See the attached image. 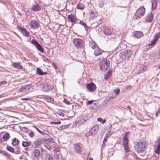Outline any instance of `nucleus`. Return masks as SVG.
I'll list each match as a JSON object with an SVG mask.
<instances>
[{"label": "nucleus", "mask_w": 160, "mask_h": 160, "mask_svg": "<svg viewBox=\"0 0 160 160\" xmlns=\"http://www.w3.org/2000/svg\"><path fill=\"white\" fill-rule=\"evenodd\" d=\"M79 23L84 27L85 30L87 31H88V27L87 25L85 23L83 22L82 21H80Z\"/></svg>", "instance_id": "nucleus-30"}, {"label": "nucleus", "mask_w": 160, "mask_h": 160, "mask_svg": "<svg viewBox=\"0 0 160 160\" xmlns=\"http://www.w3.org/2000/svg\"><path fill=\"white\" fill-rule=\"evenodd\" d=\"M113 91L116 94H119L120 92V90L119 88L118 89H115Z\"/></svg>", "instance_id": "nucleus-49"}, {"label": "nucleus", "mask_w": 160, "mask_h": 160, "mask_svg": "<svg viewBox=\"0 0 160 160\" xmlns=\"http://www.w3.org/2000/svg\"><path fill=\"white\" fill-rule=\"evenodd\" d=\"M12 66L18 69L22 68V66L20 65L19 62H14L13 63Z\"/></svg>", "instance_id": "nucleus-25"}, {"label": "nucleus", "mask_w": 160, "mask_h": 160, "mask_svg": "<svg viewBox=\"0 0 160 160\" xmlns=\"http://www.w3.org/2000/svg\"><path fill=\"white\" fill-rule=\"evenodd\" d=\"M145 12V8L142 6L139 8L136 11L134 15V18L139 19L144 15Z\"/></svg>", "instance_id": "nucleus-2"}, {"label": "nucleus", "mask_w": 160, "mask_h": 160, "mask_svg": "<svg viewBox=\"0 0 160 160\" xmlns=\"http://www.w3.org/2000/svg\"><path fill=\"white\" fill-rule=\"evenodd\" d=\"M89 45L90 47L93 49L98 47L96 46L95 42L93 41L90 42Z\"/></svg>", "instance_id": "nucleus-29"}, {"label": "nucleus", "mask_w": 160, "mask_h": 160, "mask_svg": "<svg viewBox=\"0 0 160 160\" xmlns=\"http://www.w3.org/2000/svg\"><path fill=\"white\" fill-rule=\"evenodd\" d=\"M112 31L110 28H108L104 30V33L107 35H110L112 33Z\"/></svg>", "instance_id": "nucleus-22"}, {"label": "nucleus", "mask_w": 160, "mask_h": 160, "mask_svg": "<svg viewBox=\"0 0 160 160\" xmlns=\"http://www.w3.org/2000/svg\"><path fill=\"white\" fill-rule=\"evenodd\" d=\"M135 158L136 160H141L140 158H139L137 157V156H135Z\"/></svg>", "instance_id": "nucleus-60"}, {"label": "nucleus", "mask_w": 160, "mask_h": 160, "mask_svg": "<svg viewBox=\"0 0 160 160\" xmlns=\"http://www.w3.org/2000/svg\"><path fill=\"white\" fill-rule=\"evenodd\" d=\"M31 88V85L28 84L21 88L19 89L18 91L19 92L22 93L23 94H25L29 92V91Z\"/></svg>", "instance_id": "nucleus-7"}, {"label": "nucleus", "mask_w": 160, "mask_h": 160, "mask_svg": "<svg viewBox=\"0 0 160 160\" xmlns=\"http://www.w3.org/2000/svg\"><path fill=\"white\" fill-rule=\"evenodd\" d=\"M94 102V100H90L88 101L87 103V105H88L92 104Z\"/></svg>", "instance_id": "nucleus-50"}, {"label": "nucleus", "mask_w": 160, "mask_h": 160, "mask_svg": "<svg viewBox=\"0 0 160 160\" xmlns=\"http://www.w3.org/2000/svg\"><path fill=\"white\" fill-rule=\"evenodd\" d=\"M67 19L69 21L71 22L73 24V23H75L77 21V19L76 17L74 15L70 14L68 15L67 17Z\"/></svg>", "instance_id": "nucleus-15"}, {"label": "nucleus", "mask_w": 160, "mask_h": 160, "mask_svg": "<svg viewBox=\"0 0 160 160\" xmlns=\"http://www.w3.org/2000/svg\"><path fill=\"white\" fill-rule=\"evenodd\" d=\"M31 43L37 49L42 52H44V49L42 47L35 39H32L31 41Z\"/></svg>", "instance_id": "nucleus-8"}, {"label": "nucleus", "mask_w": 160, "mask_h": 160, "mask_svg": "<svg viewBox=\"0 0 160 160\" xmlns=\"http://www.w3.org/2000/svg\"><path fill=\"white\" fill-rule=\"evenodd\" d=\"M147 146V143L145 141H140L136 143L135 148L138 153H142L146 151Z\"/></svg>", "instance_id": "nucleus-1"}, {"label": "nucleus", "mask_w": 160, "mask_h": 160, "mask_svg": "<svg viewBox=\"0 0 160 160\" xmlns=\"http://www.w3.org/2000/svg\"><path fill=\"white\" fill-rule=\"evenodd\" d=\"M40 87L42 90L45 92L51 91L53 88V86L48 82L41 84Z\"/></svg>", "instance_id": "nucleus-4"}, {"label": "nucleus", "mask_w": 160, "mask_h": 160, "mask_svg": "<svg viewBox=\"0 0 160 160\" xmlns=\"http://www.w3.org/2000/svg\"><path fill=\"white\" fill-rule=\"evenodd\" d=\"M133 52L131 50H127L126 51L122 53V55H125V57L126 58H129L132 55Z\"/></svg>", "instance_id": "nucleus-16"}, {"label": "nucleus", "mask_w": 160, "mask_h": 160, "mask_svg": "<svg viewBox=\"0 0 160 160\" xmlns=\"http://www.w3.org/2000/svg\"><path fill=\"white\" fill-rule=\"evenodd\" d=\"M97 120L98 121L101 122L102 124L105 123L106 122V119H102V118H98Z\"/></svg>", "instance_id": "nucleus-37"}, {"label": "nucleus", "mask_w": 160, "mask_h": 160, "mask_svg": "<svg viewBox=\"0 0 160 160\" xmlns=\"http://www.w3.org/2000/svg\"><path fill=\"white\" fill-rule=\"evenodd\" d=\"M154 149L156 153L158 154H160V136L155 142Z\"/></svg>", "instance_id": "nucleus-6"}, {"label": "nucleus", "mask_w": 160, "mask_h": 160, "mask_svg": "<svg viewBox=\"0 0 160 160\" xmlns=\"http://www.w3.org/2000/svg\"><path fill=\"white\" fill-rule=\"evenodd\" d=\"M29 136L31 138L33 137L35 135V133L33 131H31L28 134Z\"/></svg>", "instance_id": "nucleus-40"}, {"label": "nucleus", "mask_w": 160, "mask_h": 160, "mask_svg": "<svg viewBox=\"0 0 160 160\" xmlns=\"http://www.w3.org/2000/svg\"><path fill=\"white\" fill-rule=\"evenodd\" d=\"M57 113L60 116H64V114L63 113L60 112H58Z\"/></svg>", "instance_id": "nucleus-54"}, {"label": "nucleus", "mask_w": 160, "mask_h": 160, "mask_svg": "<svg viewBox=\"0 0 160 160\" xmlns=\"http://www.w3.org/2000/svg\"><path fill=\"white\" fill-rule=\"evenodd\" d=\"M41 7L40 5L36 3L34 5H32L31 8V9L34 11H38L41 10Z\"/></svg>", "instance_id": "nucleus-18"}, {"label": "nucleus", "mask_w": 160, "mask_h": 160, "mask_svg": "<svg viewBox=\"0 0 160 160\" xmlns=\"http://www.w3.org/2000/svg\"><path fill=\"white\" fill-rule=\"evenodd\" d=\"M10 138L9 134L7 132L4 134L2 137V139L4 141H7Z\"/></svg>", "instance_id": "nucleus-27"}, {"label": "nucleus", "mask_w": 160, "mask_h": 160, "mask_svg": "<svg viewBox=\"0 0 160 160\" xmlns=\"http://www.w3.org/2000/svg\"><path fill=\"white\" fill-rule=\"evenodd\" d=\"M103 4L102 3H100L99 4V6L100 8H102L103 7Z\"/></svg>", "instance_id": "nucleus-61"}, {"label": "nucleus", "mask_w": 160, "mask_h": 160, "mask_svg": "<svg viewBox=\"0 0 160 160\" xmlns=\"http://www.w3.org/2000/svg\"><path fill=\"white\" fill-rule=\"evenodd\" d=\"M113 133L114 132H113L109 131L107 132L106 134L109 137L113 134Z\"/></svg>", "instance_id": "nucleus-41"}, {"label": "nucleus", "mask_w": 160, "mask_h": 160, "mask_svg": "<svg viewBox=\"0 0 160 160\" xmlns=\"http://www.w3.org/2000/svg\"><path fill=\"white\" fill-rule=\"evenodd\" d=\"M63 101L64 102L68 104H70V102L66 99H64Z\"/></svg>", "instance_id": "nucleus-55"}, {"label": "nucleus", "mask_w": 160, "mask_h": 160, "mask_svg": "<svg viewBox=\"0 0 160 160\" xmlns=\"http://www.w3.org/2000/svg\"><path fill=\"white\" fill-rule=\"evenodd\" d=\"M45 160H53V159L50 154H47L45 155Z\"/></svg>", "instance_id": "nucleus-33"}, {"label": "nucleus", "mask_w": 160, "mask_h": 160, "mask_svg": "<svg viewBox=\"0 0 160 160\" xmlns=\"http://www.w3.org/2000/svg\"><path fill=\"white\" fill-rule=\"evenodd\" d=\"M36 73L40 75H42L46 74L47 72H43L42 69L38 68H37Z\"/></svg>", "instance_id": "nucleus-26"}, {"label": "nucleus", "mask_w": 160, "mask_h": 160, "mask_svg": "<svg viewBox=\"0 0 160 160\" xmlns=\"http://www.w3.org/2000/svg\"><path fill=\"white\" fill-rule=\"evenodd\" d=\"M84 5L82 3H78L77 6L78 9L81 10H83L84 8Z\"/></svg>", "instance_id": "nucleus-32"}, {"label": "nucleus", "mask_w": 160, "mask_h": 160, "mask_svg": "<svg viewBox=\"0 0 160 160\" xmlns=\"http://www.w3.org/2000/svg\"><path fill=\"white\" fill-rule=\"evenodd\" d=\"M122 53H123V52H120V57L122 59H123L124 58H126L125 57V55H122Z\"/></svg>", "instance_id": "nucleus-45"}, {"label": "nucleus", "mask_w": 160, "mask_h": 160, "mask_svg": "<svg viewBox=\"0 0 160 160\" xmlns=\"http://www.w3.org/2000/svg\"><path fill=\"white\" fill-rule=\"evenodd\" d=\"M54 158H56L57 160H58L59 159L58 154H55L54 155Z\"/></svg>", "instance_id": "nucleus-44"}, {"label": "nucleus", "mask_w": 160, "mask_h": 160, "mask_svg": "<svg viewBox=\"0 0 160 160\" xmlns=\"http://www.w3.org/2000/svg\"><path fill=\"white\" fill-rule=\"evenodd\" d=\"M90 15L91 18H93L95 17V14L94 12L91 11L90 12Z\"/></svg>", "instance_id": "nucleus-39"}, {"label": "nucleus", "mask_w": 160, "mask_h": 160, "mask_svg": "<svg viewBox=\"0 0 160 160\" xmlns=\"http://www.w3.org/2000/svg\"><path fill=\"white\" fill-rule=\"evenodd\" d=\"M7 150L12 153H14V149L11 146H7Z\"/></svg>", "instance_id": "nucleus-35"}, {"label": "nucleus", "mask_w": 160, "mask_h": 160, "mask_svg": "<svg viewBox=\"0 0 160 160\" xmlns=\"http://www.w3.org/2000/svg\"><path fill=\"white\" fill-rule=\"evenodd\" d=\"M110 62L107 59H103L99 63L101 69L103 70H107L109 67Z\"/></svg>", "instance_id": "nucleus-3"}, {"label": "nucleus", "mask_w": 160, "mask_h": 160, "mask_svg": "<svg viewBox=\"0 0 160 160\" xmlns=\"http://www.w3.org/2000/svg\"><path fill=\"white\" fill-rule=\"evenodd\" d=\"M50 124H58L61 123V122L60 121L58 122H50Z\"/></svg>", "instance_id": "nucleus-46"}, {"label": "nucleus", "mask_w": 160, "mask_h": 160, "mask_svg": "<svg viewBox=\"0 0 160 160\" xmlns=\"http://www.w3.org/2000/svg\"><path fill=\"white\" fill-rule=\"evenodd\" d=\"M7 83V82L5 81L0 82V85H3Z\"/></svg>", "instance_id": "nucleus-51"}, {"label": "nucleus", "mask_w": 160, "mask_h": 160, "mask_svg": "<svg viewBox=\"0 0 160 160\" xmlns=\"http://www.w3.org/2000/svg\"><path fill=\"white\" fill-rule=\"evenodd\" d=\"M86 86L88 91L92 92L94 91L96 88V85L93 83L87 84Z\"/></svg>", "instance_id": "nucleus-9"}, {"label": "nucleus", "mask_w": 160, "mask_h": 160, "mask_svg": "<svg viewBox=\"0 0 160 160\" xmlns=\"http://www.w3.org/2000/svg\"><path fill=\"white\" fill-rule=\"evenodd\" d=\"M22 146L24 147H27L29 146V143L26 141H23L22 143Z\"/></svg>", "instance_id": "nucleus-36"}, {"label": "nucleus", "mask_w": 160, "mask_h": 160, "mask_svg": "<svg viewBox=\"0 0 160 160\" xmlns=\"http://www.w3.org/2000/svg\"><path fill=\"white\" fill-rule=\"evenodd\" d=\"M157 113L160 114V108L158 109V111L157 112Z\"/></svg>", "instance_id": "nucleus-64"}, {"label": "nucleus", "mask_w": 160, "mask_h": 160, "mask_svg": "<svg viewBox=\"0 0 160 160\" xmlns=\"http://www.w3.org/2000/svg\"><path fill=\"white\" fill-rule=\"evenodd\" d=\"M74 148L77 153H81L82 151V148L79 143H76L74 144Z\"/></svg>", "instance_id": "nucleus-14"}, {"label": "nucleus", "mask_w": 160, "mask_h": 160, "mask_svg": "<svg viewBox=\"0 0 160 160\" xmlns=\"http://www.w3.org/2000/svg\"><path fill=\"white\" fill-rule=\"evenodd\" d=\"M153 18V14L152 13H150L146 17L145 20L148 22H151Z\"/></svg>", "instance_id": "nucleus-19"}, {"label": "nucleus", "mask_w": 160, "mask_h": 160, "mask_svg": "<svg viewBox=\"0 0 160 160\" xmlns=\"http://www.w3.org/2000/svg\"><path fill=\"white\" fill-rule=\"evenodd\" d=\"M40 155V151L38 149H36L34 151V155L36 158H38Z\"/></svg>", "instance_id": "nucleus-34"}, {"label": "nucleus", "mask_w": 160, "mask_h": 160, "mask_svg": "<svg viewBox=\"0 0 160 160\" xmlns=\"http://www.w3.org/2000/svg\"><path fill=\"white\" fill-rule=\"evenodd\" d=\"M43 142L44 141L42 138H38L33 142L34 147L35 148H38Z\"/></svg>", "instance_id": "nucleus-11"}, {"label": "nucleus", "mask_w": 160, "mask_h": 160, "mask_svg": "<svg viewBox=\"0 0 160 160\" xmlns=\"http://www.w3.org/2000/svg\"><path fill=\"white\" fill-rule=\"evenodd\" d=\"M20 30L22 34L24 36L28 37L29 35V33L28 31L24 28H20Z\"/></svg>", "instance_id": "nucleus-23"}, {"label": "nucleus", "mask_w": 160, "mask_h": 160, "mask_svg": "<svg viewBox=\"0 0 160 160\" xmlns=\"http://www.w3.org/2000/svg\"><path fill=\"white\" fill-rule=\"evenodd\" d=\"M90 135L91 136V134L90 133L89 131L88 132L86 133L85 134V137H88Z\"/></svg>", "instance_id": "nucleus-52"}, {"label": "nucleus", "mask_w": 160, "mask_h": 160, "mask_svg": "<svg viewBox=\"0 0 160 160\" xmlns=\"http://www.w3.org/2000/svg\"><path fill=\"white\" fill-rule=\"evenodd\" d=\"M60 150L59 148V147H57V148H55L54 149L53 151L54 152H58Z\"/></svg>", "instance_id": "nucleus-48"}, {"label": "nucleus", "mask_w": 160, "mask_h": 160, "mask_svg": "<svg viewBox=\"0 0 160 160\" xmlns=\"http://www.w3.org/2000/svg\"><path fill=\"white\" fill-rule=\"evenodd\" d=\"M157 6V2L156 0H154L152 3V10H154L156 8Z\"/></svg>", "instance_id": "nucleus-28"}, {"label": "nucleus", "mask_w": 160, "mask_h": 160, "mask_svg": "<svg viewBox=\"0 0 160 160\" xmlns=\"http://www.w3.org/2000/svg\"><path fill=\"white\" fill-rule=\"evenodd\" d=\"M17 148V153L18 152H20V150H19V148L18 147H16Z\"/></svg>", "instance_id": "nucleus-63"}, {"label": "nucleus", "mask_w": 160, "mask_h": 160, "mask_svg": "<svg viewBox=\"0 0 160 160\" xmlns=\"http://www.w3.org/2000/svg\"><path fill=\"white\" fill-rule=\"evenodd\" d=\"M40 133L42 135H50V133L48 131H47V133H46L44 132L41 131V132H40Z\"/></svg>", "instance_id": "nucleus-42"}, {"label": "nucleus", "mask_w": 160, "mask_h": 160, "mask_svg": "<svg viewBox=\"0 0 160 160\" xmlns=\"http://www.w3.org/2000/svg\"><path fill=\"white\" fill-rule=\"evenodd\" d=\"M73 43L74 46L77 48H82L84 47V43L82 40L75 38L73 40Z\"/></svg>", "instance_id": "nucleus-5"}, {"label": "nucleus", "mask_w": 160, "mask_h": 160, "mask_svg": "<svg viewBox=\"0 0 160 160\" xmlns=\"http://www.w3.org/2000/svg\"><path fill=\"white\" fill-rule=\"evenodd\" d=\"M128 132H126L124 136L123 139V142L122 143V145L123 146L128 145Z\"/></svg>", "instance_id": "nucleus-17"}, {"label": "nucleus", "mask_w": 160, "mask_h": 160, "mask_svg": "<svg viewBox=\"0 0 160 160\" xmlns=\"http://www.w3.org/2000/svg\"><path fill=\"white\" fill-rule=\"evenodd\" d=\"M34 127L36 129V130H37V131L39 132L40 133V132H41V131H40L38 128H37L35 126H34Z\"/></svg>", "instance_id": "nucleus-59"}, {"label": "nucleus", "mask_w": 160, "mask_h": 160, "mask_svg": "<svg viewBox=\"0 0 160 160\" xmlns=\"http://www.w3.org/2000/svg\"><path fill=\"white\" fill-rule=\"evenodd\" d=\"M48 98H49V100L51 101H54V99L53 98L51 97H48Z\"/></svg>", "instance_id": "nucleus-58"}, {"label": "nucleus", "mask_w": 160, "mask_h": 160, "mask_svg": "<svg viewBox=\"0 0 160 160\" xmlns=\"http://www.w3.org/2000/svg\"><path fill=\"white\" fill-rule=\"evenodd\" d=\"M131 88V86L130 85H128L126 87V88L128 89H130Z\"/></svg>", "instance_id": "nucleus-57"}, {"label": "nucleus", "mask_w": 160, "mask_h": 160, "mask_svg": "<svg viewBox=\"0 0 160 160\" xmlns=\"http://www.w3.org/2000/svg\"><path fill=\"white\" fill-rule=\"evenodd\" d=\"M65 127L66 126H62L61 127H59V129L60 130H61L65 128Z\"/></svg>", "instance_id": "nucleus-56"}, {"label": "nucleus", "mask_w": 160, "mask_h": 160, "mask_svg": "<svg viewBox=\"0 0 160 160\" xmlns=\"http://www.w3.org/2000/svg\"><path fill=\"white\" fill-rule=\"evenodd\" d=\"M19 143V141L18 139L14 138L12 140V144L13 146L17 145Z\"/></svg>", "instance_id": "nucleus-31"}, {"label": "nucleus", "mask_w": 160, "mask_h": 160, "mask_svg": "<svg viewBox=\"0 0 160 160\" xmlns=\"http://www.w3.org/2000/svg\"><path fill=\"white\" fill-rule=\"evenodd\" d=\"M124 150L125 151L126 153H123L124 157L125 158L126 156H127L128 155L126 154L127 153H128L130 152V150L128 145H124Z\"/></svg>", "instance_id": "nucleus-24"}, {"label": "nucleus", "mask_w": 160, "mask_h": 160, "mask_svg": "<svg viewBox=\"0 0 160 160\" xmlns=\"http://www.w3.org/2000/svg\"><path fill=\"white\" fill-rule=\"evenodd\" d=\"M143 35V33L140 31H136L134 32V37L135 38H141Z\"/></svg>", "instance_id": "nucleus-21"}, {"label": "nucleus", "mask_w": 160, "mask_h": 160, "mask_svg": "<svg viewBox=\"0 0 160 160\" xmlns=\"http://www.w3.org/2000/svg\"><path fill=\"white\" fill-rule=\"evenodd\" d=\"M29 24L30 27L34 29H36L38 28L39 23L35 20H32L29 22Z\"/></svg>", "instance_id": "nucleus-10"}, {"label": "nucleus", "mask_w": 160, "mask_h": 160, "mask_svg": "<svg viewBox=\"0 0 160 160\" xmlns=\"http://www.w3.org/2000/svg\"><path fill=\"white\" fill-rule=\"evenodd\" d=\"M92 108L94 109H96L98 108V106L96 104L94 103L92 106Z\"/></svg>", "instance_id": "nucleus-53"}, {"label": "nucleus", "mask_w": 160, "mask_h": 160, "mask_svg": "<svg viewBox=\"0 0 160 160\" xmlns=\"http://www.w3.org/2000/svg\"><path fill=\"white\" fill-rule=\"evenodd\" d=\"M45 147L48 150H51L52 149L51 146L48 144H46L45 145Z\"/></svg>", "instance_id": "nucleus-43"}, {"label": "nucleus", "mask_w": 160, "mask_h": 160, "mask_svg": "<svg viewBox=\"0 0 160 160\" xmlns=\"http://www.w3.org/2000/svg\"><path fill=\"white\" fill-rule=\"evenodd\" d=\"M99 129V127L98 125H95L92 128H91L89 131L90 133L91 134V136L95 134L98 131Z\"/></svg>", "instance_id": "nucleus-12"}, {"label": "nucleus", "mask_w": 160, "mask_h": 160, "mask_svg": "<svg viewBox=\"0 0 160 160\" xmlns=\"http://www.w3.org/2000/svg\"><path fill=\"white\" fill-rule=\"evenodd\" d=\"M108 137L107 135L106 134L105 135V136L104 138V139H103V144H102V145L104 144V142H106L107 140V138H108Z\"/></svg>", "instance_id": "nucleus-47"}, {"label": "nucleus", "mask_w": 160, "mask_h": 160, "mask_svg": "<svg viewBox=\"0 0 160 160\" xmlns=\"http://www.w3.org/2000/svg\"><path fill=\"white\" fill-rule=\"evenodd\" d=\"M45 141L48 142H54V139L53 138H51L47 139H46Z\"/></svg>", "instance_id": "nucleus-38"}, {"label": "nucleus", "mask_w": 160, "mask_h": 160, "mask_svg": "<svg viewBox=\"0 0 160 160\" xmlns=\"http://www.w3.org/2000/svg\"><path fill=\"white\" fill-rule=\"evenodd\" d=\"M21 99L22 100H29V98H22Z\"/></svg>", "instance_id": "nucleus-62"}, {"label": "nucleus", "mask_w": 160, "mask_h": 160, "mask_svg": "<svg viewBox=\"0 0 160 160\" xmlns=\"http://www.w3.org/2000/svg\"><path fill=\"white\" fill-rule=\"evenodd\" d=\"M94 54L96 56H98L101 54L102 53V50L99 48L98 47L94 49Z\"/></svg>", "instance_id": "nucleus-20"}, {"label": "nucleus", "mask_w": 160, "mask_h": 160, "mask_svg": "<svg viewBox=\"0 0 160 160\" xmlns=\"http://www.w3.org/2000/svg\"><path fill=\"white\" fill-rule=\"evenodd\" d=\"M160 37V32L156 33L154 36L153 39L151 41V45L154 44Z\"/></svg>", "instance_id": "nucleus-13"}]
</instances>
